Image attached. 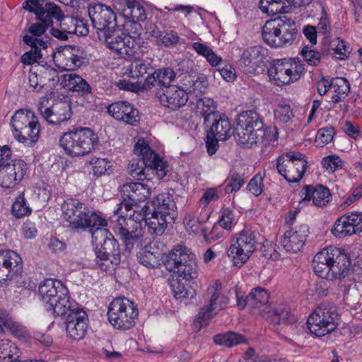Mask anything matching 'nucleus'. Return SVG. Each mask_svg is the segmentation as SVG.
I'll return each mask as SVG.
<instances>
[{"instance_id": "nucleus-5", "label": "nucleus", "mask_w": 362, "mask_h": 362, "mask_svg": "<svg viewBox=\"0 0 362 362\" xmlns=\"http://www.w3.org/2000/svg\"><path fill=\"white\" fill-rule=\"evenodd\" d=\"M92 240L95 245L98 267L103 271L114 269L121 260L119 245L117 240L102 226L92 232Z\"/></svg>"}, {"instance_id": "nucleus-18", "label": "nucleus", "mask_w": 362, "mask_h": 362, "mask_svg": "<svg viewBox=\"0 0 362 362\" xmlns=\"http://www.w3.org/2000/svg\"><path fill=\"white\" fill-rule=\"evenodd\" d=\"M65 315H66V330L68 335L76 340L83 338L88 327L86 313L79 308L76 303H73Z\"/></svg>"}, {"instance_id": "nucleus-54", "label": "nucleus", "mask_w": 362, "mask_h": 362, "mask_svg": "<svg viewBox=\"0 0 362 362\" xmlns=\"http://www.w3.org/2000/svg\"><path fill=\"white\" fill-rule=\"evenodd\" d=\"M294 117L293 112L290 105L286 104H279L276 106L274 111L275 119L283 124H286Z\"/></svg>"}, {"instance_id": "nucleus-22", "label": "nucleus", "mask_w": 362, "mask_h": 362, "mask_svg": "<svg viewBox=\"0 0 362 362\" xmlns=\"http://www.w3.org/2000/svg\"><path fill=\"white\" fill-rule=\"evenodd\" d=\"M46 11V12L34 13L35 18L37 21L35 23H32L28 28V33L31 37L40 38L49 28L52 27L54 20L57 22H62L65 16L63 12L57 13L56 10H50L51 8Z\"/></svg>"}, {"instance_id": "nucleus-47", "label": "nucleus", "mask_w": 362, "mask_h": 362, "mask_svg": "<svg viewBox=\"0 0 362 362\" xmlns=\"http://www.w3.org/2000/svg\"><path fill=\"white\" fill-rule=\"evenodd\" d=\"M45 0H26L23 4V8L33 13L46 12L48 10H56L57 13L63 12L57 4L51 2L45 3Z\"/></svg>"}, {"instance_id": "nucleus-44", "label": "nucleus", "mask_w": 362, "mask_h": 362, "mask_svg": "<svg viewBox=\"0 0 362 362\" xmlns=\"http://www.w3.org/2000/svg\"><path fill=\"white\" fill-rule=\"evenodd\" d=\"M98 37L100 41L107 44V47L117 53L122 49L121 46H123L122 43V36L119 34V31L116 28L110 29L104 33L98 32Z\"/></svg>"}, {"instance_id": "nucleus-10", "label": "nucleus", "mask_w": 362, "mask_h": 362, "mask_svg": "<svg viewBox=\"0 0 362 362\" xmlns=\"http://www.w3.org/2000/svg\"><path fill=\"white\" fill-rule=\"evenodd\" d=\"M11 126L14 138L27 146H33L39 139L40 126L33 112L17 110L11 117Z\"/></svg>"}, {"instance_id": "nucleus-52", "label": "nucleus", "mask_w": 362, "mask_h": 362, "mask_svg": "<svg viewBox=\"0 0 362 362\" xmlns=\"http://www.w3.org/2000/svg\"><path fill=\"white\" fill-rule=\"evenodd\" d=\"M12 213L16 218H21L31 213V209L27 205L23 194H21L12 206Z\"/></svg>"}, {"instance_id": "nucleus-41", "label": "nucleus", "mask_w": 362, "mask_h": 362, "mask_svg": "<svg viewBox=\"0 0 362 362\" xmlns=\"http://www.w3.org/2000/svg\"><path fill=\"white\" fill-rule=\"evenodd\" d=\"M331 88L334 92L332 101L339 103L348 95L350 91V84L346 78L337 77L331 80Z\"/></svg>"}, {"instance_id": "nucleus-62", "label": "nucleus", "mask_w": 362, "mask_h": 362, "mask_svg": "<svg viewBox=\"0 0 362 362\" xmlns=\"http://www.w3.org/2000/svg\"><path fill=\"white\" fill-rule=\"evenodd\" d=\"M263 186V177L260 173H258L250 180L247 189L253 195L258 197L262 193Z\"/></svg>"}, {"instance_id": "nucleus-29", "label": "nucleus", "mask_w": 362, "mask_h": 362, "mask_svg": "<svg viewBox=\"0 0 362 362\" xmlns=\"http://www.w3.org/2000/svg\"><path fill=\"white\" fill-rule=\"evenodd\" d=\"M23 40L25 44L31 47V49L21 56V62L25 65L33 64L42 58L41 50L47 47V42L42 38L31 37L28 35H24Z\"/></svg>"}, {"instance_id": "nucleus-57", "label": "nucleus", "mask_w": 362, "mask_h": 362, "mask_svg": "<svg viewBox=\"0 0 362 362\" xmlns=\"http://www.w3.org/2000/svg\"><path fill=\"white\" fill-rule=\"evenodd\" d=\"M221 216L218 219V223L226 231L231 230L235 223V215L229 208H223L221 211Z\"/></svg>"}, {"instance_id": "nucleus-3", "label": "nucleus", "mask_w": 362, "mask_h": 362, "mask_svg": "<svg viewBox=\"0 0 362 362\" xmlns=\"http://www.w3.org/2000/svg\"><path fill=\"white\" fill-rule=\"evenodd\" d=\"M267 134L263 117L257 112L248 110L240 115L234 130V137L238 144L251 148L262 143Z\"/></svg>"}, {"instance_id": "nucleus-53", "label": "nucleus", "mask_w": 362, "mask_h": 362, "mask_svg": "<svg viewBox=\"0 0 362 362\" xmlns=\"http://www.w3.org/2000/svg\"><path fill=\"white\" fill-rule=\"evenodd\" d=\"M268 313H271L272 320L276 324L288 320L290 316V309L284 304L278 305Z\"/></svg>"}, {"instance_id": "nucleus-56", "label": "nucleus", "mask_w": 362, "mask_h": 362, "mask_svg": "<svg viewBox=\"0 0 362 362\" xmlns=\"http://www.w3.org/2000/svg\"><path fill=\"white\" fill-rule=\"evenodd\" d=\"M123 26L126 33H122V35L139 40H140V36L142 33V26L139 22L129 21H127Z\"/></svg>"}, {"instance_id": "nucleus-13", "label": "nucleus", "mask_w": 362, "mask_h": 362, "mask_svg": "<svg viewBox=\"0 0 362 362\" xmlns=\"http://www.w3.org/2000/svg\"><path fill=\"white\" fill-rule=\"evenodd\" d=\"M257 243L255 233L250 230H243L237 234L227 250L233 265L243 267L255 251Z\"/></svg>"}, {"instance_id": "nucleus-48", "label": "nucleus", "mask_w": 362, "mask_h": 362, "mask_svg": "<svg viewBox=\"0 0 362 362\" xmlns=\"http://www.w3.org/2000/svg\"><path fill=\"white\" fill-rule=\"evenodd\" d=\"M4 252L8 271L10 272L11 279H12L22 272L23 261L21 256L15 251L7 250Z\"/></svg>"}, {"instance_id": "nucleus-51", "label": "nucleus", "mask_w": 362, "mask_h": 362, "mask_svg": "<svg viewBox=\"0 0 362 362\" xmlns=\"http://www.w3.org/2000/svg\"><path fill=\"white\" fill-rule=\"evenodd\" d=\"M151 68V64L143 60H136L126 68L125 74L133 78H139L146 74Z\"/></svg>"}, {"instance_id": "nucleus-7", "label": "nucleus", "mask_w": 362, "mask_h": 362, "mask_svg": "<svg viewBox=\"0 0 362 362\" xmlns=\"http://www.w3.org/2000/svg\"><path fill=\"white\" fill-rule=\"evenodd\" d=\"M98 143L97 134L88 127L74 128L64 133L59 139L60 146L71 157L88 155L95 149Z\"/></svg>"}, {"instance_id": "nucleus-17", "label": "nucleus", "mask_w": 362, "mask_h": 362, "mask_svg": "<svg viewBox=\"0 0 362 362\" xmlns=\"http://www.w3.org/2000/svg\"><path fill=\"white\" fill-rule=\"evenodd\" d=\"M88 13L98 35V32L104 33L117 27L116 15L110 6L102 4H92L88 7Z\"/></svg>"}, {"instance_id": "nucleus-14", "label": "nucleus", "mask_w": 362, "mask_h": 362, "mask_svg": "<svg viewBox=\"0 0 362 362\" xmlns=\"http://www.w3.org/2000/svg\"><path fill=\"white\" fill-rule=\"evenodd\" d=\"M303 68L298 64L295 59L274 60L267 71L269 81L274 85L281 86L298 81Z\"/></svg>"}, {"instance_id": "nucleus-32", "label": "nucleus", "mask_w": 362, "mask_h": 362, "mask_svg": "<svg viewBox=\"0 0 362 362\" xmlns=\"http://www.w3.org/2000/svg\"><path fill=\"white\" fill-rule=\"evenodd\" d=\"M209 214L204 209H202L200 211H191L186 214L183 223L185 229L190 234H198L199 233H204L205 228L204 227V223L209 220Z\"/></svg>"}, {"instance_id": "nucleus-11", "label": "nucleus", "mask_w": 362, "mask_h": 362, "mask_svg": "<svg viewBox=\"0 0 362 362\" xmlns=\"http://www.w3.org/2000/svg\"><path fill=\"white\" fill-rule=\"evenodd\" d=\"M138 315L135 303L125 297L115 298L108 307V320L117 329L127 330L133 327Z\"/></svg>"}, {"instance_id": "nucleus-12", "label": "nucleus", "mask_w": 362, "mask_h": 362, "mask_svg": "<svg viewBox=\"0 0 362 362\" xmlns=\"http://www.w3.org/2000/svg\"><path fill=\"white\" fill-rule=\"evenodd\" d=\"M307 323L310 332L317 337L330 333L339 324L336 307L329 303H322L310 315Z\"/></svg>"}, {"instance_id": "nucleus-33", "label": "nucleus", "mask_w": 362, "mask_h": 362, "mask_svg": "<svg viewBox=\"0 0 362 362\" xmlns=\"http://www.w3.org/2000/svg\"><path fill=\"white\" fill-rule=\"evenodd\" d=\"M241 64L245 68V71L248 74H254L257 71L264 62V55L260 47H252L245 50L241 57Z\"/></svg>"}, {"instance_id": "nucleus-39", "label": "nucleus", "mask_w": 362, "mask_h": 362, "mask_svg": "<svg viewBox=\"0 0 362 362\" xmlns=\"http://www.w3.org/2000/svg\"><path fill=\"white\" fill-rule=\"evenodd\" d=\"M291 6H287L282 0H260L259 7L260 10L268 15L274 16L278 13L291 12Z\"/></svg>"}, {"instance_id": "nucleus-45", "label": "nucleus", "mask_w": 362, "mask_h": 362, "mask_svg": "<svg viewBox=\"0 0 362 362\" xmlns=\"http://www.w3.org/2000/svg\"><path fill=\"white\" fill-rule=\"evenodd\" d=\"M214 341L216 344L226 347H233L240 344L247 343L244 336L234 332L216 334L214 337Z\"/></svg>"}, {"instance_id": "nucleus-36", "label": "nucleus", "mask_w": 362, "mask_h": 362, "mask_svg": "<svg viewBox=\"0 0 362 362\" xmlns=\"http://www.w3.org/2000/svg\"><path fill=\"white\" fill-rule=\"evenodd\" d=\"M207 304L212 308V310L217 313L224 309L228 303L229 298L221 291V285L216 281L209 286L206 291Z\"/></svg>"}, {"instance_id": "nucleus-28", "label": "nucleus", "mask_w": 362, "mask_h": 362, "mask_svg": "<svg viewBox=\"0 0 362 362\" xmlns=\"http://www.w3.org/2000/svg\"><path fill=\"white\" fill-rule=\"evenodd\" d=\"M138 216L139 217L136 216V218L145 221L150 233L159 235L164 233L169 220L167 217H161L158 214H153L147 203H145L141 206V210L138 214Z\"/></svg>"}, {"instance_id": "nucleus-24", "label": "nucleus", "mask_w": 362, "mask_h": 362, "mask_svg": "<svg viewBox=\"0 0 362 362\" xmlns=\"http://www.w3.org/2000/svg\"><path fill=\"white\" fill-rule=\"evenodd\" d=\"M160 103L172 110H177L185 106L188 100L187 92L183 86H172L158 93Z\"/></svg>"}, {"instance_id": "nucleus-64", "label": "nucleus", "mask_w": 362, "mask_h": 362, "mask_svg": "<svg viewBox=\"0 0 362 362\" xmlns=\"http://www.w3.org/2000/svg\"><path fill=\"white\" fill-rule=\"evenodd\" d=\"M244 184L243 177L238 173H233L226 185L225 192L228 194L238 191Z\"/></svg>"}, {"instance_id": "nucleus-23", "label": "nucleus", "mask_w": 362, "mask_h": 362, "mask_svg": "<svg viewBox=\"0 0 362 362\" xmlns=\"http://www.w3.org/2000/svg\"><path fill=\"white\" fill-rule=\"evenodd\" d=\"M308 234L309 228L305 224L291 228L284 233L281 245L286 252H299L303 247Z\"/></svg>"}, {"instance_id": "nucleus-40", "label": "nucleus", "mask_w": 362, "mask_h": 362, "mask_svg": "<svg viewBox=\"0 0 362 362\" xmlns=\"http://www.w3.org/2000/svg\"><path fill=\"white\" fill-rule=\"evenodd\" d=\"M18 346L8 339L0 340V362H17L20 357Z\"/></svg>"}, {"instance_id": "nucleus-8", "label": "nucleus", "mask_w": 362, "mask_h": 362, "mask_svg": "<svg viewBox=\"0 0 362 362\" xmlns=\"http://www.w3.org/2000/svg\"><path fill=\"white\" fill-rule=\"evenodd\" d=\"M139 211L134 209V214L112 217L114 222L113 230L122 241L126 250L131 252L134 247H141L144 244L141 219L139 217Z\"/></svg>"}, {"instance_id": "nucleus-4", "label": "nucleus", "mask_w": 362, "mask_h": 362, "mask_svg": "<svg viewBox=\"0 0 362 362\" xmlns=\"http://www.w3.org/2000/svg\"><path fill=\"white\" fill-rule=\"evenodd\" d=\"M62 209L64 218L73 229L86 230L90 228L92 233L95 228L107 225V220L78 199H68L62 204Z\"/></svg>"}, {"instance_id": "nucleus-35", "label": "nucleus", "mask_w": 362, "mask_h": 362, "mask_svg": "<svg viewBox=\"0 0 362 362\" xmlns=\"http://www.w3.org/2000/svg\"><path fill=\"white\" fill-rule=\"evenodd\" d=\"M181 83L185 92H187V95L193 94L197 98L205 93L208 86L207 79L204 75H199L197 77L189 74L185 75Z\"/></svg>"}, {"instance_id": "nucleus-9", "label": "nucleus", "mask_w": 362, "mask_h": 362, "mask_svg": "<svg viewBox=\"0 0 362 362\" xmlns=\"http://www.w3.org/2000/svg\"><path fill=\"white\" fill-rule=\"evenodd\" d=\"M295 22L286 16L267 21L262 28V38L272 47L291 45L297 35Z\"/></svg>"}, {"instance_id": "nucleus-55", "label": "nucleus", "mask_w": 362, "mask_h": 362, "mask_svg": "<svg viewBox=\"0 0 362 362\" xmlns=\"http://www.w3.org/2000/svg\"><path fill=\"white\" fill-rule=\"evenodd\" d=\"M136 39H133L129 37H122V43L123 46H121L122 49L119 50V54L132 56L139 48V42H136Z\"/></svg>"}, {"instance_id": "nucleus-42", "label": "nucleus", "mask_w": 362, "mask_h": 362, "mask_svg": "<svg viewBox=\"0 0 362 362\" xmlns=\"http://www.w3.org/2000/svg\"><path fill=\"white\" fill-rule=\"evenodd\" d=\"M197 112L204 117L205 124L211 123V119L216 117L214 100L209 98H198L197 100Z\"/></svg>"}, {"instance_id": "nucleus-61", "label": "nucleus", "mask_w": 362, "mask_h": 362, "mask_svg": "<svg viewBox=\"0 0 362 362\" xmlns=\"http://www.w3.org/2000/svg\"><path fill=\"white\" fill-rule=\"evenodd\" d=\"M217 313L216 311L212 310V308L206 303L200 309L197 320L201 327L206 326Z\"/></svg>"}, {"instance_id": "nucleus-1", "label": "nucleus", "mask_w": 362, "mask_h": 362, "mask_svg": "<svg viewBox=\"0 0 362 362\" xmlns=\"http://www.w3.org/2000/svg\"><path fill=\"white\" fill-rule=\"evenodd\" d=\"M351 262L344 249L335 246L327 247L318 252L313 260L315 273L329 281L341 280L350 273Z\"/></svg>"}, {"instance_id": "nucleus-26", "label": "nucleus", "mask_w": 362, "mask_h": 362, "mask_svg": "<svg viewBox=\"0 0 362 362\" xmlns=\"http://www.w3.org/2000/svg\"><path fill=\"white\" fill-rule=\"evenodd\" d=\"M108 113L115 119L134 125L139 121V111L127 101H117L107 107Z\"/></svg>"}, {"instance_id": "nucleus-34", "label": "nucleus", "mask_w": 362, "mask_h": 362, "mask_svg": "<svg viewBox=\"0 0 362 362\" xmlns=\"http://www.w3.org/2000/svg\"><path fill=\"white\" fill-rule=\"evenodd\" d=\"M213 122L209 131V136L221 141H226L230 137L231 125L226 115L218 114L211 119Z\"/></svg>"}, {"instance_id": "nucleus-49", "label": "nucleus", "mask_w": 362, "mask_h": 362, "mask_svg": "<svg viewBox=\"0 0 362 362\" xmlns=\"http://www.w3.org/2000/svg\"><path fill=\"white\" fill-rule=\"evenodd\" d=\"M269 295L267 291L260 287L254 288L247 295V305L254 308H260L269 302Z\"/></svg>"}, {"instance_id": "nucleus-6", "label": "nucleus", "mask_w": 362, "mask_h": 362, "mask_svg": "<svg viewBox=\"0 0 362 362\" xmlns=\"http://www.w3.org/2000/svg\"><path fill=\"white\" fill-rule=\"evenodd\" d=\"M40 300L45 309L54 316H65L72 303L69 300V291L57 279H47L38 288Z\"/></svg>"}, {"instance_id": "nucleus-2", "label": "nucleus", "mask_w": 362, "mask_h": 362, "mask_svg": "<svg viewBox=\"0 0 362 362\" xmlns=\"http://www.w3.org/2000/svg\"><path fill=\"white\" fill-rule=\"evenodd\" d=\"M134 153L141 158H133L128 165L129 174L139 180L152 179L156 174L159 179L166 175V164L152 151L144 139H139L134 148Z\"/></svg>"}, {"instance_id": "nucleus-38", "label": "nucleus", "mask_w": 362, "mask_h": 362, "mask_svg": "<svg viewBox=\"0 0 362 362\" xmlns=\"http://www.w3.org/2000/svg\"><path fill=\"white\" fill-rule=\"evenodd\" d=\"M61 85L69 90L78 92L84 95L91 93L88 83L78 75L66 74L62 76Z\"/></svg>"}, {"instance_id": "nucleus-30", "label": "nucleus", "mask_w": 362, "mask_h": 362, "mask_svg": "<svg viewBox=\"0 0 362 362\" xmlns=\"http://www.w3.org/2000/svg\"><path fill=\"white\" fill-rule=\"evenodd\" d=\"M151 209L153 214H158L161 217L165 216L170 220H173L175 216L176 204L171 195L165 193L159 194L155 197Z\"/></svg>"}, {"instance_id": "nucleus-59", "label": "nucleus", "mask_w": 362, "mask_h": 362, "mask_svg": "<svg viewBox=\"0 0 362 362\" xmlns=\"http://www.w3.org/2000/svg\"><path fill=\"white\" fill-rule=\"evenodd\" d=\"M301 54L308 65L317 66L320 62L321 54L310 47L305 46L301 51Z\"/></svg>"}, {"instance_id": "nucleus-19", "label": "nucleus", "mask_w": 362, "mask_h": 362, "mask_svg": "<svg viewBox=\"0 0 362 362\" xmlns=\"http://www.w3.org/2000/svg\"><path fill=\"white\" fill-rule=\"evenodd\" d=\"M54 59L62 69L74 71L84 64L86 55L84 49L80 47L66 46L57 52Z\"/></svg>"}, {"instance_id": "nucleus-60", "label": "nucleus", "mask_w": 362, "mask_h": 362, "mask_svg": "<svg viewBox=\"0 0 362 362\" xmlns=\"http://www.w3.org/2000/svg\"><path fill=\"white\" fill-rule=\"evenodd\" d=\"M342 160L337 156L332 155L325 157L322 160V165L324 168L329 173H334L343 166Z\"/></svg>"}, {"instance_id": "nucleus-58", "label": "nucleus", "mask_w": 362, "mask_h": 362, "mask_svg": "<svg viewBox=\"0 0 362 362\" xmlns=\"http://www.w3.org/2000/svg\"><path fill=\"white\" fill-rule=\"evenodd\" d=\"M334 134V129L332 127L320 129L317 132L315 141L319 146H323L332 141Z\"/></svg>"}, {"instance_id": "nucleus-50", "label": "nucleus", "mask_w": 362, "mask_h": 362, "mask_svg": "<svg viewBox=\"0 0 362 362\" xmlns=\"http://www.w3.org/2000/svg\"><path fill=\"white\" fill-rule=\"evenodd\" d=\"M188 264L181 265L173 272H176L178 276L182 279L190 281L198 277V266L197 260H192L191 258V259H188Z\"/></svg>"}, {"instance_id": "nucleus-16", "label": "nucleus", "mask_w": 362, "mask_h": 362, "mask_svg": "<svg viewBox=\"0 0 362 362\" xmlns=\"http://www.w3.org/2000/svg\"><path fill=\"white\" fill-rule=\"evenodd\" d=\"M49 99L46 97L40 98L38 110L42 117L49 124H60L67 121L71 116L70 100L68 98L54 99L52 105H49Z\"/></svg>"}, {"instance_id": "nucleus-43", "label": "nucleus", "mask_w": 362, "mask_h": 362, "mask_svg": "<svg viewBox=\"0 0 362 362\" xmlns=\"http://www.w3.org/2000/svg\"><path fill=\"white\" fill-rule=\"evenodd\" d=\"M152 36L156 39V45L165 47H174L179 43L180 37L173 30L161 31L154 30L152 31Z\"/></svg>"}, {"instance_id": "nucleus-27", "label": "nucleus", "mask_w": 362, "mask_h": 362, "mask_svg": "<svg viewBox=\"0 0 362 362\" xmlns=\"http://www.w3.org/2000/svg\"><path fill=\"white\" fill-rule=\"evenodd\" d=\"M176 77L175 71L170 67L156 69L153 74L148 75L144 83L145 89H150L153 86L158 87V92L163 91L164 88L170 87L171 83Z\"/></svg>"}, {"instance_id": "nucleus-15", "label": "nucleus", "mask_w": 362, "mask_h": 362, "mask_svg": "<svg viewBox=\"0 0 362 362\" xmlns=\"http://www.w3.org/2000/svg\"><path fill=\"white\" fill-rule=\"evenodd\" d=\"M305 156L298 151L287 152L276 159L279 173L288 182H298L303 177L307 167Z\"/></svg>"}, {"instance_id": "nucleus-37", "label": "nucleus", "mask_w": 362, "mask_h": 362, "mask_svg": "<svg viewBox=\"0 0 362 362\" xmlns=\"http://www.w3.org/2000/svg\"><path fill=\"white\" fill-rule=\"evenodd\" d=\"M123 196L134 203L146 200L151 194L150 188L140 182H130L122 186Z\"/></svg>"}, {"instance_id": "nucleus-31", "label": "nucleus", "mask_w": 362, "mask_h": 362, "mask_svg": "<svg viewBox=\"0 0 362 362\" xmlns=\"http://www.w3.org/2000/svg\"><path fill=\"white\" fill-rule=\"evenodd\" d=\"M303 201L312 200L313 204L322 207L327 204L331 198L329 189L322 185L314 187L311 185H305L300 192Z\"/></svg>"}, {"instance_id": "nucleus-63", "label": "nucleus", "mask_w": 362, "mask_h": 362, "mask_svg": "<svg viewBox=\"0 0 362 362\" xmlns=\"http://www.w3.org/2000/svg\"><path fill=\"white\" fill-rule=\"evenodd\" d=\"M227 231L219 224H214L209 233L206 230H204L203 236L205 240L209 243L218 240L222 238Z\"/></svg>"}, {"instance_id": "nucleus-21", "label": "nucleus", "mask_w": 362, "mask_h": 362, "mask_svg": "<svg viewBox=\"0 0 362 362\" xmlns=\"http://www.w3.org/2000/svg\"><path fill=\"white\" fill-rule=\"evenodd\" d=\"M27 163L21 159L12 160L0 169V185L4 188H11L17 185L27 173Z\"/></svg>"}, {"instance_id": "nucleus-25", "label": "nucleus", "mask_w": 362, "mask_h": 362, "mask_svg": "<svg viewBox=\"0 0 362 362\" xmlns=\"http://www.w3.org/2000/svg\"><path fill=\"white\" fill-rule=\"evenodd\" d=\"M197 260L196 255L186 247L177 245L169 253L164 254L162 259L165 268L171 272L180 266L188 264V259Z\"/></svg>"}, {"instance_id": "nucleus-20", "label": "nucleus", "mask_w": 362, "mask_h": 362, "mask_svg": "<svg viewBox=\"0 0 362 362\" xmlns=\"http://www.w3.org/2000/svg\"><path fill=\"white\" fill-rule=\"evenodd\" d=\"M362 232V212L347 213L339 218L332 229V234L337 238L351 235Z\"/></svg>"}, {"instance_id": "nucleus-46", "label": "nucleus", "mask_w": 362, "mask_h": 362, "mask_svg": "<svg viewBox=\"0 0 362 362\" xmlns=\"http://www.w3.org/2000/svg\"><path fill=\"white\" fill-rule=\"evenodd\" d=\"M148 248H151V245H146L137 254L139 262L147 268L155 269L159 267L160 265V254L158 252H151Z\"/></svg>"}]
</instances>
